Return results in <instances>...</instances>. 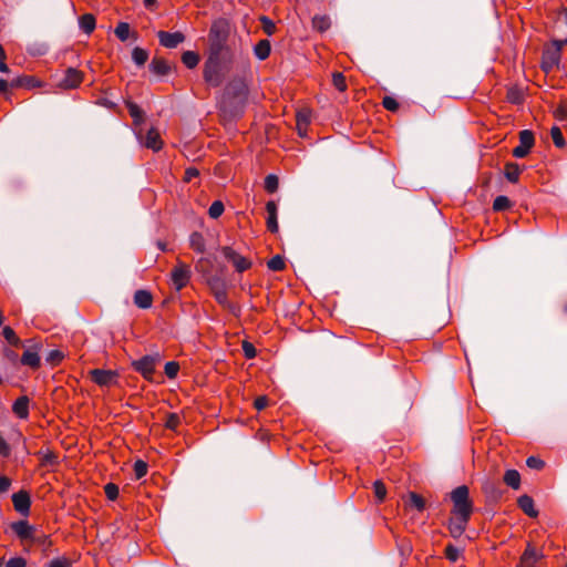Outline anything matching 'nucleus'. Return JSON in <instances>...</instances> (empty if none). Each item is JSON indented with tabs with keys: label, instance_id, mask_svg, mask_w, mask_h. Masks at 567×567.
<instances>
[{
	"label": "nucleus",
	"instance_id": "1",
	"mask_svg": "<svg viewBox=\"0 0 567 567\" xmlns=\"http://www.w3.org/2000/svg\"><path fill=\"white\" fill-rule=\"evenodd\" d=\"M248 87L244 79H234L225 87L219 101V110L230 118L245 113Z\"/></svg>",
	"mask_w": 567,
	"mask_h": 567
},
{
	"label": "nucleus",
	"instance_id": "2",
	"mask_svg": "<svg viewBox=\"0 0 567 567\" xmlns=\"http://www.w3.org/2000/svg\"><path fill=\"white\" fill-rule=\"evenodd\" d=\"M231 55L209 52L204 66V79L212 86H218L221 83V74L225 65L230 62Z\"/></svg>",
	"mask_w": 567,
	"mask_h": 567
},
{
	"label": "nucleus",
	"instance_id": "3",
	"mask_svg": "<svg viewBox=\"0 0 567 567\" xmlns=\"http://www.w3.org/2000/svg\"><path fill=\"white\" fill-rule=\"evenodd\" d=\"M228 35V24L225 20L215 21L209 30V52L231 55L229 49L225 45Z\"/></svg>",
	"mask_w": 567,
	"mask_h": 567
},
{
	"label": "nucleus",
	"instance_id": "4",
	"mask_svg": "<svg viewBox=\"0 0 567 567\" xmlns=\"http://www.w3.org/2000/svg\"><path fill=\"white\" fill-rule=\"evenodd\" d=\"M468 487L461 485L452 491L451 499L454 504L453 513L457 516L470 518L473 505L468 498Z\"/></svg>",
	"mask_w": 567,
	"mask_h": 567
},
{
	"label": "nucleus",
	"instance_id": "5",
	"mask_svg": "<svg viewBox=\"0 0 567 567\" xmlns=\"http://www.w3.org/2000/svg\"><path fill=\"white\" fill-rule=\"evenodd\" d=\"M564 45L566 43L563 40H554L549 47L545 48L542 59V66L545 72H549L555 66H558Z\"/></svg>",
	"mask_w": 567,
	"mask_h": 567
},
{
	"label": "nucleus",
	"instance_id": "6",
	"mask_svg": "<svg viewBox=\"0 0 567 567\" xmlns=\"http://www.w3.org/2000/svg\"><path fill=\"white\" fill-rule=\"evenodd\" d=\"M159 361V355H143L138 360L132 361L131 365L134 371L138 372L145 380L153 382L156 370V364Z\"/></svg>",
	"mask_w": 567,
	"mask_h": 567
},
{
	"label": "nucleus",
	"instance_id": "7",
	"mask_svg": "<svg viewBox=\"0 0 567 567\" xmlns=\"http://www.w3.org/2000/svg\"><path fill=\"white\" fill-rule=\"evenodd\" d=\"M90 379L99 386H112L117 383L118 373L113 370L93 369L89 372Z\"/></svg>",
	"mask_w": 567,
	"mask_h": 567
},
{
	"label": "nucleus",
	"instance_id": "8",
	"mask_svg": "<svg viewBox=\"0 0 567 567\" xmlns=\"http://www.w3.org/2000/svg\"><path fill=\"white\" fill-rule=\"evenodd\" d=\"M84 80V73L75 68H68L63 79L58 83L62 90L78 89Z\"/></svg>",
	"mask_w": 567,
	"mask_h": 567
},
{
	"label": "nucleus",
	"instance_id": "9",
	"mask_svg": "<svg viewBox=\"0 0 567 567\" xmlns=\"http://www.w3.org/2000/svg\"><path fill=\"white\" fill-rule=\"evenodd\" d=\"M172 282L177 291L185 288L190 279V269L187 265L178 262L171 272Z\"/></svg>",
	"mask_w": 567,
	"mask_h": 567
},
{
	"label": "nucleus",
	"instance_id": "10",
	"mask_svg": "<svg viewBox=\"0 0 567 567\" xmlns=\"http://www.w3.org/2000/svg\"><path fill=\"white\" fill-rule=\"evenodd\" d=\"M221 254L226 261L231 264L236 271L244 272L248 269L247 259L236 251L233 247L225 246L221 248Z\"/></svg>",
	"mask_w": 567,
	"mask_h": 567
},
{
	"label": "nucleus",
	"instance_id": "11",
	"mask_svg": "<svg viewBox=\"0 0 567 567\" xmlns=\"http://www.w3.org/2000/svg\"><path fill=\"white\" fill-rule=\"evenodd\" d=\"M543 558V551L536 549L533 545L528 544L523 555L520 556L517 567H538V563Z\"/></svg>",
	"mask_w": 567,
	"mask_h": 567
},
{
	"label": "nucleus",
	"instance_id": "12",
	"mask_svg": "<svg viewBox=\"0 0 567 567\" xmlns=\"http://www.w3.org/2000/svg\"><path fill=\"white\" fill-rule=\"evenodd\" d=\"M533 145V133L528 130H524L519 133V145L513 150V155L517 158H523L529 153Z\"/></svg>",
	"mask_w": 567,
	"mask_h": 567
},
{
	"label": "nucleus",
	"instance_id": "13",
	"mask_svg": "<svg viewBox=\"0 0 567 567\" xmlns=\"http://www.w3.org/2000/svg\"><path fill=\"white\" fill-rule=\"evenodd\" d=\"M40 346L35 344L32 348L27 349L21 358L20 363L29 367L32 370H38L41 367V358L39 354Z\"/></svg>",
	"mask_w": 567,
	"mask_h": 567
},
{
	"label": "nucleus",
	"instance_id": "14",
	"mask_svg": "<svg viewBox=\"0 0 567 567\" xmlns=\"http://www.w3.org/2000/svg\"><path fill=\"white\" fill-rule=\"evenodd\" d=\"M12 504L14 509L21 515H28L30 513L31 507V498L30 494L21 489L12 495Z\"/></svg>",
	"mask_w": 567,
	"mask_h": 567
},
{
	"label": "nucleus",
	"instance_id": "15",
	"mask_svg": "<svg viewBox=\"0 0 567 567\" xmlns=\"http://www.w3.org/2000/svg\"><path fill=\"white\" fill-rule=\"evenodd\" d=\"M157 38H158L161 45L168 48V49H174L185 41V35L179 31H177V32L158 31Z\"/></svg>",
	"mask_w": 567,
	"mask_h": 567
},
{
	"label": "nucleus",
	"instance_id": "16",
	"mask_svg": "<svg viewBox=\"0 0 567 567\" xmlns=\"http://www.w3.org/2000/svg\"><path fill=\"white\" fill-rule=\"evenodd\" d=\"M208 285L216 300L220 305H224L227 301V289L225 281L220 278L214 277L208 279Z\"/></svg>",
	"mask_w": 567,
	"mask_h": 567
},
{
	"label": "nucleus",
	"instance_id": "17",
	"mask_svg": "<svg viewBox=\"0 0 567 567\" xmlns=\"http://www.w3.org/2000/svg\"><path fill=\"white\" fill-rule=\"evenodd\" d=\"M11 529L21 540H31L35 532V528L32 525H30L28 520H19L12 523Z\"/></svg>",
	"mask_w": 567,
	"mask_h": 567
},
{
	"label": "nucleus",
	"instance_id": "18",
	"mask_svg": "<svg viewBox=\"0 0 567 567\" xmlns=\"http://www.w3.org/2000/svg\"><path fill=\"white\" fill-rule=\"evenodd\" d=\"M30 399L27 395L18 398L12 404V412L21 420L29 417Z\"/></svg>",
	"mask_w": 567,
	"mask_h": 567
},
{
	"label": "nucleus",
	"instance_id": "19",
	"mask_svg": "<svg viewBox=\"0 0 567 567\" xmlns=\"http://www.w3.org/2000/svg\"><path fill=\"white\" fill-rule=\"evenodd\" d=\"M11 87H25V89H34L40 87L41 82L32 75H22L18 76L17 79L12 80L10 83Z\"/></svg>",
	"mask_w": 567,
	"mask_h": 567
},
{
	"label": "nucleus",
	"instance_id": "20",
	"mask_svg": "<svg viewBox=\"0 0 567 567\" xmlns=\"http://www.w3.org/2000/svg\"><path fill=\"white\" fill-rule=\"evenodd\" d=\"M134 303L141 309H148L153 305V296L148 290H136L134 293Z\"/></svg>",
	"mask_w": 567,
	"mask_h": 567
},
{
	"label": "nucleus",
	"instance_id": "21",
	"mask_svg": "<svg viewBox=\"0 0 567 567\" xmlns=\"http://www.w3.org/2000/svg\"><path fill=\"white\" fill-rule=\"evenodd\" d=\"M145 146L155 152H158L163 147V141L161 138L159 132L152 127L148 130L145 137Z\"/></svg>",
	"mask_w": 567,
	"mask_h": 567
},
{
	"label": "nucleus",
	"instance_id": "22",
	"mask_svg": "<svg viewBox=\"0 0 567 567\" xmlns=\"http://www.w3.org/2000/svg\"><path fill=\"white\" fill-rule=\"evenodd\" d=\"M150 70L156 75H167L171 71V66L164 58H153Z\"/></svg>",
	"mask_w": 567,
	"mask_h": 567
},
{
	"label": "nucleus",
	"instance_id": "23",
	"mask_svg": "<svg viewBox=\"0 0 567 567\" xmlns=\"http://www.w3.org/2000/svg\"><path fill=\"white\" fill-rule=\"evenodd\" d=\"M79 25L81 30L90 35L93 33L96 27V19L92 13H84L79 18Z\"/></svg>",
	"mask_w": 567,
	"mask_h": 567
},
{
	"label": "nucleus",
	"instance_id": "24",
	"mask_svg": "<svg viewBox=\"0 0 567 567\" xmlns=\"http://www.w3.org/2000/svg\"><path fill=\"white\" fill-rule=\"evenodd\" d=\"M555 30L558 34L566 35L561 39L567 44V8L561 9L555 22Z\"/></svg>",
	"mask_w": 567,
	"mask_h": 567
},
{
	"label": "nucleus",
	"instance_id": "25",
	"mask_svg": "<svg viewBox=\"0 0 567 567\" xmlns=\"http://www.w3.org/2000/svg\"><path fill=\"white\" fill-rule=\"evenodd\" d=\"M468 519L470 518H464L461 516H457L455 519H451L449 524L451 535L453 537H460L464 533Z\"/></svg>",
	"mask_w": 567,
	"mask_h": 567
},
{
	"label": "nucleus",
	"instance_id": "26",
	"mask_svg": "<svg viewBox=\"0 0 567 567\" xmlns=\"http://www.w3.org/2000/svg\"><path fill=\"white\" fill-rule=\"evenodd\" d=\"M519 508L529 517H536L538 512L535 509L534 501L528 495H522L518 498Z\"/></svg>",
	"mask_w": 567,
	"mask_h": 567
},
{
	"label": "nucleus",
	"instance_id": "27",
	"mask_svg": "<svg viewBox=\"0 0 567 567\" xmlns=\"http://www.w3.org/2000/svg\"><path fill=\"white\" fill-rule=\"evenodd\" d=\"M266 210L268 214L267 217V226L268 229L272 233L278 230V223H277V205L275 202H268L266 206Z\"/></svg>",
	"mask_w": 567,
	"mask_h": 567
},
{
	"label": "nucleus",
	"instance_id": "28",
	"mask_svg": "<svg viewBox=\"0 0 567 567\" xmlns=\"http://www.w3.org/2000/svg\"><path fill=\"white\" fill-rule=\"evenodd\" d=\"M114 33L117 37V39L122 42L126 41L131 35L134 40L137 39V33L131 32V27L127 22H118L114 30Z\"/></svg>",
	"mask_w": 567,
	"mask_h": 567
},
{
	"label": "nucleus",
	"instance_id": "29",
	"mask_svg": "<svg viewBox=\"0 0 567 567\" xmlns=\"http://www.w3.org/2000/svg\"><path fill=\"white\" fill-rule=\"evenodd\" d=\"M311 114L310 111L305 109L297 113V130L300 135H305L307 127L310 123Z\"/></svg>",
	"mask_w": 567,
	"mask_h": 567
},
{
	"label": "nucleus",
	"instance_id": "30",
	"mask_svg": "<svg viewBox=\"0 0 567 567\" xmlns=\"http://www.w3.org/2000/svg\"><path fill=\"white\" fill-rule=\"evenodd\" d=\"M271 51V45L269 40L264 39L260 40L255 47H254V54L259 60H265L269 56Z\"/></svg>",
	"mask_w": 567,
	"mask_h": 567
},
{
	"label": "nucleus",
	"instance_id": "31",
	"mask_svg": "<svg viewBox=\"0 0 567 567\" xmlns=\"http://www.w3.org/2000/svg\"><path fill=\"white\" fill-rule=\"evenodd\" d=\"M504 482L507 486L518 489L520 486V475L516 470H507L504 474Z\"/></svg>",
	"mask_w": 567,
	"mask_h": 567
},
{
	"label": "nucleus",
	"instance_id": "32",
	"mask_svg": "<svg viewBox=\"0 0 567 567\" xmlns=\"http://www.w3.org/2000/svg\"><path fill=\"white\" fill-rule=\"evenodd\" d=\"M2 334L9 344L17 348H19L22 344L21 339L17 336V333L11 327L6 326L2 330Z\"/></svg>",
	"mask_w": 567,
	"mask_h": 567
},
{
	"label": "nucleus",
	"instance_id": "33",
	"mask_svg": "<svg viewBox=\"0 0 567 567\" xmlns=\"http://www.w3.org/2000/svg\"><path fill=\"white\" fill-rule=\"evenodd\" d=\"M182 62L188 68L194 69L199 63V55L194 51H185L182 54Z\"/></svg>",
	"mask_w": 567,
	"mask_h": 567
},
{
	"label": "nucleus",
	"instance_id": "34",
	"mask_svg": "<svg viewBox=\"0 0 567 567\" xmlns=\"http://www.w3.org/2000/svg\"><path fill=\"white\" fill-rule=\"evenodd\" d=\"M520 175V168L516 163H508L505 166V176L506 178L512 182L516 183Z\"/></svg>",
	"mask_w": 567,
	"mask_h": 567
},
{
	"label": "nucleus",
	"instance_id": "35",
	"mask_svg": "<svg viewBox=\"0 0 567 567\" xmlns=\"http://www.w3.org/2000/svg\"><path fill=\"white\" fill-rule=\"evenodd\" d=\"M190 248L197 252H204L205 240L200 233L195 231L190 235Z\"/></svg>",
	"mask_w": 567,
	"mask_h": 567
},
{
	"label": "nucleus",
	"instance_id": "36",
	"mask_svg": "<svg viewBox=\"0 0 567 567\" xmlns=\"http://www.w3.org/2000/svg\"><path fill=\"white\" fill-rule=\"evenodd\" d=\"M330 19L327 16H316L312 19L313 29L324 32L330 28Z\"/></svg>",
	"mask_w": 567,
	"mask_h": 567
},
{
	"label": "nucleus",
	"instance_id": "37",
	"mask_svg": "<svg viewBox=\"0 0 567 567\" xmlns=\"http://www.w3.org/2000/svg\"><path fill=\"white\" fill-rule=\"evenodd\" d=\"M132 59L138 66H142L148 60V52L142 48H134L132 51Z\"/></svg>",
	"mask_w": 567,
	"mask_h": 567
},
{
	"label": "nucleus",
	"instance_id": "38",
	"mask_svg": "<svg viewBox=\"0 0 567 567\" xmlns=\"http://www.w3.org/2000/svg\"><path fill=\"white\" fill-rule=\"evenodd\" d=\"M126 107L134 122L138 123L143 120L144 112L136 103L128 101Z\"/></svg>",
	"mask_w": 567,
	"mask_h": 567
},
{
	"label": "nucleus",
	"instance_id": "39",
	"mask_svg": "<svg viewBox=\"0 0 567 567\" xmlns=\"http://www.w3.org/2000/svg\"><path fill=\"white\" fill-rule=\"evenodd\" d=\"M408 506L415 508L419 512H422L425 508V501L415 493H410Z\"/></svg>",
	"mask_w": 567,
	"mask_h": 567
},
{
	"label": "nucleus",
	"instance_id": "40",
	"mask_svg": "<svg viewBox=\"0 0 567 567\" xmlns=\"http://www.w3.org/2000/svg\"><path fill=\"white\" fill-rule=\"evenodd\" d=\"M181 425V417L177 413H168L164 423L167 430L176 431Z\"/></svg>",
	"mask_w": 567,
	"mask_h": 567
},
{
	"label": "nucleus",
	"instance_id": "41",
	"mask_svg": "<svg viewBox=\"0 0 567 567\" xmlns=\"http://www.w3.org/2000/svg\"><path fill=\"white\" fill-rule=\"evenodd\" d=\"M63 359H64L63 352L60 350H56V349L51 350L45 358L47 362L53 367L59 365Z\"/></svg>",
	"mask_w": 567,
	"mask_h": 567
},
{
	"label": "nucleus",
	"instance_id": "42",
	"mask_svg": "<svg viewBox=\"0 0 567 567\" xmlns=\"http://www.w3.org/2000/svg\"><path fill=\"white\" fill-rule=\"evenodd\" d=\"M224 209H225V207H224L223 202L215 200V202H213V204L210 205V207L208 209V215L210 218L216 219L223 215Z\"/></svg>",
	"mask_w": 567,
	"mask_h": 567
},
{
	"label": "nucleus",
	"instance_id": "43",
	"mask_svg": "<svg viewBox=\"0 0 567 567\" xmlns=\"http://www.w3.org/2000/svg\"><path fill=\"white\" fill-rule=\"evenodd\" d=\"M31 540L39 545V546H42L44 549L49 548L51 545H52V540L50 538L49 535H45V534H37L34 532L33 534V537L31 538Z\"/></svg>",
	"mask_w": 567,
	"mask_h": 567
},
{
	"label": "nucleus",
	"instance_id": "44",
	"mask_svg": "<svg viewBox=\"0 0 567 567\" xmlns=\"http://www.w3.org/2000/svg\"><path fill=\"white\" fill-rule=\"evenodd\" d=\"M134 475L137 480H141L142 477H144L146 474H147V463L142 461V460H137L135 463H134Z\"/></svg>",
	"mask_w": 567,
	"mask_h": 567
},
{
	"label": "nucleus",
	"instance_id": "45",
	"mask_svg": "<svg viewBox=\"0 0 567 567\" xmlns=\"http://www.w3.org/2000/svg\"><path fill=\"white\" fill-rule=\"evenodd\" d=\"M179 371V364L176 361H169L164 367V372L168 379H175Z\"/></svg>",
	"mask_w": 567,
	"mask_h": 567
},
{
	"label": "nucleus",
	"instance_id": "46",
	"mask_svg": "<svg viewBox=\"0 0 567 567\" xmlns=\"http://www.w3.org/2000/svg\"><path fill=\"white\" fill-rule=\"evenodd\" d=\"M118 486L114 483H107L104 486V493L107 499L115 501L118 497Z\"/></svg>",
	"mask_w": 567,
	"mask_h": 567
},
{
	"label": "nucleus",
	"instance_id": "47",
	"mask_svg": "<svg viewBox=\"0 0 567 567\" xmlns=\"http://www.w3.org/2000/svg\"><path fill=\"white\" fill-rule=\"evenodd\" d=\"M511 206V202L506 196H497L493 203V209L501 212L505 210Z\"/></svg>",
	"mask_w": 567,
	"mask_h": 567
},
{
	"label": "nucleus",
	"instance_id": "48",
	"mask_svg": "<svg viewBox=\"0 0 567 567\" xmlns=\"http://www.w3.org/2000/svg\"><path fill=\"white\" fill-rule=\"evenodd\" d=\"M550 135H551L554 144L557 147L565 146V140H564L563 133L559 127H557V126L551 127Z\"/></svg>",
	"mask_w": 567,
	"mask_h": 567
},
{
	"label": "nucleus",
	"instance_id": "49",
	"mask_svg": "<svg viewBox=\"0 0 567 567\" xmlns=\"http://www.w3.org/2000/svg\"><path fill=\"white\" fill-rule=\"evenodd\" d=\"M373 492L379 502H382L386 495V488L381 481H375L373 483Z\"/></svg>",
	"mask_w": 567,
	"mask_h": 567
},
{
	"label": "nucleus",
	"instance_id": "50",
	"mask_svg": "<svg viewBox=\"0 0 567 567\" xmlns=\"http://www.w3.org/2000/svg\"><path fill=\"white\" fill-rule=\"evenodd\" d=\"M268 268L274 271H280L285 268V260L277 255L268 261Z\"/></svg>",
	"mask_w": 567,
	"mask_h": 567
},
{
	"label": "nucleus",
	"instance_id": "51",
	"mask_svg": "<svg viewBox=\"0 0 567 567\" xmlns=\"http://www.w3.org/2000/svg\"><path fill=\"white\" fill-rule=\"evenodd\" d=\"M265 188L269 193H274L278 188V177L276 175H268L265 179Z\"/></svg>",
	"mask_w": 567,
	"mask_h": 567
},
{
	"label": "nucleus",
	"instance_id": "52",
	"mask_svg": "<svg viewBox=\"0 0 567 567\" xmlns=\"http://www.w3.org/2000/svg\"><path fill=\"white\" fill-rule=\"evenodd\" d=\"M332 82L337 90H339L341 92L346 91L347 83H346V78L343 76L342 73H339V72L334 73L332 76Z\"/></svg>",
	"mask_w": 567,
	"mask_h": 567
},
{
	"label": "nucleus",
	"instance_id": "53",
	"mask_svg": "<svg viewBox=\"0 0 567 567\" xmlns=\"http://www.w3.org/2000/svg\"><path fill=\"white\" fill-rule=\"evenodd\" d=\"M445 555L447 559L454 563L458 559L461 555V549L450 544L445 548Z\"/></svg>",
	"mask_w": 567,
	"mask_h": 567
},
{
	"label": "nucleus",
	"instance_id": "54",
	"mask_svg": "<svg viewBox=\"0 0 567 567\" xmlns=\"http://www.w3.org/2000/svg\"><path fill=\"white\" fill-rule=\"evenodd\" d=\"M48 567H72V561L66 557H58L52 559Z\"/></svg>",
	"mask_w": 567,
	"mask_h": 567
},
{
	"label": "nucleus",
	"instance_id": "55",
	"mask_svg": "<svg viewBox=\"0 0 567 567\" xmlns=\"http://www.w3.org/2000/svg\"><path fill=\"white\" fill-rule=\"evenodd\" d=\"M260 21H261L262 30L268 35H271L276 30L275 23L270 19H268L267 17H264V16L260 17Z\"/></svg>",
	"mask_w": 567,
	"mask_h": 567
},
{
	"label": "nucleus",
	"instance_id": "56",
	"mask_svg": "<svg viewBox=\"0 0 567 567\" xmlns=\"http://www.w3.org/2000/svg\"><path fill=\"white\" fill-rule=\"evenodd\" d=\"M526 464L529 468L534 470H542L545 465L543 460L535 456H529L526 461Z\"/></svg>",
	"mask_w": 567,
	"mask_h": 567
},
{
	"label": "nucleus",
	"instance_id": "57",
	"mask_svg": "<svg viewBox=\"0 0 567 567\" xmlns=\"http://www.w3.org/2000/svg\"><path fill=\"white\" fill-rule=\"evenodd\" d=\"M11 454V449L6 439L0 433V456L9 457Z\"/></svg>",
	"mask_w": 567,
	"mask_h": 567
},
{
	"label": "nucleus",
	"instance_id": "58",
	"mask_svg": "<svg viewBox=\"0 0 567 567\" xmlns=\"http://www.w3.org/2000/svg\"><path fill=\"white\" fill-rule=\"evenodd\" d=\"M3 355L6 359H8L13 365H16L18 362H20L18 353L12 349H4Z\"/></svg>",
	"mask_w": 567,
	"mask_h": 567
},
{
	"label": "nucleus",
	"instance_id": "59",
	"mask_svg": "<svg viewBox=\"0 0 567 567\" xmlns=\"http://www.w3.org/2000/svg\"><path fill=\"white\" fill-rule=\"evenodd\" d=\"M382 104L384 109L389 111H396L399 107V103L396 102V100L391 96H385L382 101Z\"/></svg>",
	"mask_w": 567,
	"mask_h": 567
},
{
	"label": "nucleus",
	"instance_id": "60",
	"mask_svg": "<svg viewBox=\"0 0 567 567\" xmlns=\"http://www.w3.org/2000/svg\"><path fill=\"white\" fill-rule=\"evenodd\" d=\"M199 176V171L196 167H188L184 173V182L189 183Z\"/></svg>",
	"mask_w": 567,
	"mask_h": 567
},
{
	"label": "nucleus",
	"instance_id": "61",
	"mask_svg": "<svg viewBox=\"0 0 567 567\" xmlns=\"http://www.w3.org/2000/svg\"><path fill=\"white\" fill-rule=\"evenodd\" d=\"M27 561L22 557H14L8 560L6 567H25Z\"/></svg>",
	"mask_w": 567,
	"mask_h": 567
},
{
	"label": "nucleus",
	"instance_id": "62",
	"mask_svg": "<svg viewBox=\"0 0 567 567\" xmlns=\"http://www.w3.org/2000/svg\"><path fill=\"white\" fill-rule=\"evenodd\" d=\"M12 482L8 476H0V494L9 491Z\"/></svg>",
	"mask_w": 567,
	"mask_h": 567
},
{
	"label": "nucleus",
	"instance_id": "63",
	"mask_svg": "<svg viewBox=\"0 0 567 567\" xmlns=\"http://www.w3.org/2000/svg\"><path fill=\"white\" fill-rule=\"evenodd\" d=\"M254 405L255 408L258 410V411H261L264 410L267 405H268V399L267 396H259L255 400L254 402Z\"/></svg>",
	"mask_w": 567,
	"mask_h": 567
},
{
	"label": "nucleus",
	"instance_id": "64",
	"mask_svg": "<svg viewBox=\"0 0 567 567\" xmlns=\"http://www.w3.org/2000/svg\"><path fill=\"white\" fill-rule=\"evenodd\" d=\"M42 461L43 463L53 464L56 461V455L50 451L43 456Z\"/></svg>",
	"mask_w": 567,
	"mask_h": 567
}]
</instances>
